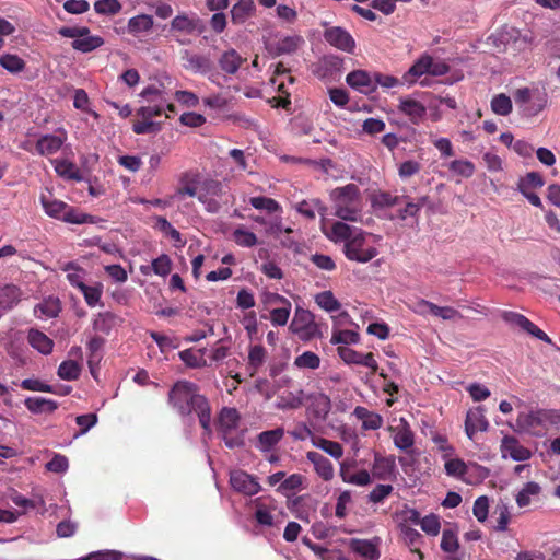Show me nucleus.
Wrapping results in <instances>:
<instances>
[{
	"label": "nucleus",
	"instance_id": "obj_1",
	"mask_svg": "<svg viewBox=\"0 0 560 560\" xmlns=\"http://www.w3.org/2000/svg\"><path fill=\"white\" fill-rule=\"evenodd\" d=\"M320 229L328 240L343 244V254L351 261L366 264L380 254L381 236L342 221H323Z\"/></svg>",
	"mask_w": 560,
	"mask_h": 560
},
{
	"label": "nucleus",
	"instance_id": "obj_2",
	"mask_svg": "<svg viewBox=\"0 0 560 560\" xmlns=\"http://www.w3.org/2000/svg\"><path fill=\"white\" fill-rule=\"evenodd\" d=\"M170 404L182 415L189 416L195 412L205 435H211V409L208 400L198 394L195 384L187 381L177 382L170 392Z\"/></svg>",
	"mask_w": 560,
	"mask_h": 560
},
{
	"label": "nucleus",
	"instance_id": "obj_3",
	"mask_svg": "<svg viewBox=\"0 0 560 560\" xmlns=\"http://www.w3.org/2000/svg\"><path fill=\"white\" fill-rule=\"evenodd\" d=\"M512 428L522 434L542 438L550 429H560V410L535 408L521 411Z\"/></svg>",
	"mask_w": 560,
	"mask_h": 560
},
{
	"label": "nucleus",
	"instance_id": "obj_4",
	"mask_svg": "<svg viewBox=\"0 0 560 560\" xmlns=\"http://www.w3.org/2000/svg\"><path fill=\"white\" fill-rule=\"evenodd\" d=\"M334 214L342 221L357 222L361 218L362 201L360 190L354 184L335 188L330 191Z\"/></svg>",
	"mask_w": 560,
	"mask_h": 560
},
{
	"label": "nucleus",
	"instance_id": "obj_5",
	"mask_svg": "<svg viewBox=\"0 0 560 560\" xmlns=\"http://www.w3.org/2000/svg\"><path fill=\"white\" fill-rule=\"evenodd\" d=\"M39 201L44 212L52 219L72 224H83L89 222L90 217L88 214L79 212L66 202L56 199L52 192L48 189L40 194Z\"/></svg>",
	"mask_w": 560,
	"mask_h": 560
},
{
	"label": "nucleus",
	"instance_id": "obj_6",
	"mask_svg": "<svg viewBox=\"0 0 560 560\" xmlns=\"http://www.w3.org/2000/svg\"><path fill=\"white\" fill-rule=\"evenodd\" d=\"M241 417L235 408L224 407L218 417L217 427L229 448L240 447L244 443V432L240 429Z\"/></svg>",
	"mask_w": 560,
	"mask_h": 560
},
{
	"label": "nucleus",
	"instance_id": "obj_7",
	"mask_svg": "<svg viewBox=\"0 0 560 560\" xmlns=\"http://www.w3.org/2000/svg\"><path fill=\"white\" fill-rule=\"evenodd\" d=\"M229 198L230 196L222 183L213 179L200 183L199 201L208 212H219L223 205L229 203Z\"/></svg>",
	"mask_w": 560,
	"mask_h": 560
},
{
	"label": "nucleus",
	"instance_id": "obj_8",
	"mask_svg": "<svg viewBox=\"0 0 560 560\" xmlns=\"http://www.w3.org/2000/svg\"><path fill=\"white\" fill-rule=\"evenodd\" d=\"M292 334L302 340H311L319 335V327L308 310L296 307L289 326Z\"/></svg>",
	"mask_w": 560,
	"mask_h": 560
},
{
	"label": "nucleus",
	"instance_id": "obj_9",
	"mask_svg": "<svg viewBox=\"0 0 560 560\" xmlns=\"http://www.w3.org/2000/svg\"><path fill=\"white\" fill-rule=\"evenodd\" d=\"M230 485L234 491L247 497H253L261 490L258 478L242 469L230 472Z\"/></svg>",
	"mask_w": 560,
	"mask_h": 560
},
{
	"label": "nucleus",
	"instance_id": "obj_10",
	"mask_svg": "<svg viewBox=\"0 0 560 560\" xmlns=\"http://www.w3.org/2000/svg\"><path fill=\"white\" fill-rule=\"evenodd\" d=\"M388 430L392 433L394 445L406 453H411L415 444V433L409 422L405 418H399L396 425H390Z\"/></svg>",
	"mask_w": 560,
	"mask_h": 560
},
{
	"label": "nucleus",
	"instance_id": "obj_11",
	"mask_svg": "<svg viewBox=\"0 0 560 560\" xmlns=\"http://www.w3.org/2000/svg\"><path fill=\"white\" fill-rule=\"evenodd\" d=\"M500 452L502 458H511L515 462H525L532 457V451L525 447L518 439L512 435H505L501 440Z\"/></svg>",
	"mask_w": 560,
	"mask_h": 560
},
{
	"label": "nucleus",
	"instance_id": "obj_12",
	"mask_svg": "<svg viewBox=\"0 0 560 560\" xmlns=\"http://www.w3.org/2000/svg\"><path fill=\"white\" fill-rule=\"evenodd\" d=\"M325 40L334 46L335 48L346 51L353 52L355 48V40L352 35L340 26H331L324 32Z\"/></svg>",
	"mask_w": 560,
	"mask_h": 560
},
{
	"label": "nucleus",
	"instance_id": "obj_13",
	"mask_svg": "<svg viewBox=\"0 0 560 560\" xmlns=\"http://www.w3.org/2000/svg\"><path fill=\"white\" fill-rule=\"evenodd\" d=\"M68 139L67 131L59 128L52 135H44L36 142V151L40 155H52L57 153Z\"/></svg>",
	"mask_w": 560,
	"mask_h": 560
},
{
	"label": "nucleus",
	"instance_id": "obj_14",
	"mask_svg": "<svg viewBox=\"0 0 560 560\" xmlns=\"http://www.w3.org/2000/svg\"><path fill=\"white\" fill-rule=\"evenodd\" d=\"M380 545V537H374L372 539L352 538L349 541L350 549L364 560H378L381 557Z\"/></svg>",
	"mask_w": 560,
	"mask_h": 560
},
{
	"label": "nucleus",
	"instance_id": "obj_15",
	"mask_svg": "<svg viewBox=\"0 0 560 560\" xmlns=\"http://www.w3.org/2000/svg\"><path fill=\"white\" fill-rule=\"evenodd\" d=\"M338 354L346 364L363 365L371 369L372 372H376L378 369L377 361L371 352L361 353L348 347H339Z\"/></svg>",
	"mask_w": 560,
	"mask_h": 560
},
{
	"label": "nucleus",
	"instance_id": "obj_16",
	"mask_svg": "<svg viewBox=\"0 0 560 560\" xmlns=\"http://www.w3.org/2000/svg\"><path fill=\"white\" fill-rule=\"evenodd\" d=\"M346 82L353 90L362 94H371L376 90V81L374 74L365 70H354L348 73Z\"/></svg>",
	"mask_w": 560,
	"mask_h": 560
},
{
	"label": "nucleus",
	"instance_id": "obj_17",
	"mask_svg": "<svg viewBox=\"0 0 560 560\" xmlns=\"http://www.w3.org/2000/svg\"><path fill=\"white\" fill-rule=\"evenodd\" d=\"M489 428V422L485 416L482 407H476L468 410L465 420V432L469 440H474L476 433L485 432Z\"/></svg>",
	"mask_w": 560,
	"mask_h": 560
},
{
	"label": "nucleus",
	"instance_id": "obj_18",
	"mask_svg": "<svg viewBox=\"0 0 560 560\" xmlns=\"http://www.w3.org/2000/svg\"><path fill=\"white\" fill-rule=\"evenodd\" d=\"M26 294L15 284H4L0 287V317L8 311L16 306Z\"/></svg>",
	"mask_w": 560,
	"mask_h": 560
},
{
	"label": "nucleus",
	"instance_id": "obj_19",
	"mask_svg": "<svg viewBox=\"0 0 560 560\" xmlns=\"http://www.w3.org/2000/svg\"><path fill=\"white\" fill-rule=\"evenodd\" d=\"M504 319L515 326L521 327L523 330L536 337L537 339L542 340L547 343H551V339L548 337V335L525 316L518 313L508 312L504 314Z\"/></svg>",
	"mask_w": 560,
	"mask_h": 560
},
{
	"label": "nucleus",
	"instance_id": "obj_20",
	"mask_svg": "<svg viewBox=\"0 0 560 560\" xmlns=\"http://www.w3.org/2000/svg\"><path fill=\"white\" fill-rule=\"evenodd\" d=\"M307 410L316 419L324 420L331 409L330 398L324 393L306 395Z\"/></svg>",
	"mask_w": 560,
	"mask_h": 560
},
{
	"label": "nucleus",
	"instance_id": "obj_21",
	"mask_svg": "<svg viewBox=\"0 0 560 560\" xmlns=\"http://www.w3.org/2000/svg\"><path fill=\"white\" fill-rule=\"evenodd\" d=\"M396 474L395 458L375 454L372 465V475L378 480H392Z\"/></svg>",
	"mask_w": 560,
	"mask_h": 560
},
{
	"label": "nucleus",
	"instance_id": "obj_22",
	"mask_svg": "<svg viewBox=\"0 0 560 560\" xmlns=\"http://www.w3.org/2000/svg\"><path fill=\"white\" fill-rule=\"evenodd\" d=\"M306 458L313 464L314 469L319 478L324 481H330L334 478L335 469L331 462L317 452H307Z\"/></svg>",
	"mask_w": 560,
	"mask_h": 560
},
{
	"label": "nucleus",
	"instance_id": "obj_23",
	"mask_svg": "<svg viewBox=\"0 0 560 560\" xmlns=\"http://www.w3.org/2000/svg\"><path fill=\"white\" fill-rule=\"evenodd\" d=\"M398 109L413 124H418L427 113L425 106L412 97H401L399 100Z\"/></svg>",
	"mask_w": 560,
	"mask_h": 560
},
{
	"label": "nucleus",
	"instance_id": "obj_24",
	"mask_svg": "<svg viewBox=\"0 0 560 560\" xmlns=\"http://www.w3.org/2000/svg\"><path fill=\"white\" fill-rule=\"evenodd\" d=\"M198 18L195 14H177L170 24V31L184 35H191L196 32Z\"/></svg>",
	"mask_w": 560,
	"mask_h": 560
},
{
	"label": "nucleus",
	"instance_id": "obj_25",
	"mask_svg": "<svg viewBox=\"0 0 560 560\" xmlns=\"http://www.w3.org/2000/svg\"><path fill=\"white\" fill-rule=\"evenodd\" d=\"M27 342L39 353L47 355L52 352L54 341L45 332L31 328L27 332Z\"/></svg>",
	"mask_w": 560,
	"mask_h": 560
},
{
	"label": "nucleus",
	"instance_id": "obj_26",
	"mask_svg": "<svg viewBox=\"0 0 560 560\" xmlns=\"http://www.w3.org/2000/svg\"><path fill=\"white\" fill-rule=\"evenodd\" d=\"M86 35L79 36L72 42L71 46L74 50L86 54L91 52L104 45L105 40L98 35H92L89 27L84 26Z\"/></svg>",
	"mask_w": 560,
	"mask_h": 560
},
{
	"label": "nucleus",
	"instance_id": "obj_27",
	"mask_svg": "<svg viewBox=\"0 0 560 560\" xmlns=\"http://www.w3.org/2000/svg\"><path fill=\"white\" fill-rule=\"evenodd\" d=\"M267 351L261 345H253L248 348L246 372L249 376H254L258 370L265 364Z\"/></svg>",
	"mask_w": 560,
	"mask_h": 560
},
{
	"label": "nucleus",
	"instance_id": "obj_28",
	"mask_svg": "<svg viewBox=\"0 0 560 560\" xmlns=\"http://www.w3.org/2000/svg\"><path fill=\"white\" fill-rule=\"evenodd\" d=\"M154 21L151 15L139 14L129 19L127 32L132 36L139 37L147 35L153 28Z\"/></svg>",
	"mask_w": 560,
	"mask_h": 560
},
{
	"label": "nucleus",
	"instance_id": "obj_29",
	"mask_svg": "<svg viewBox=\"0 0 560 560\" xmlns=\"http://www.w3.org/2000/svg\"><path fill=\"white\" fill-rule=\"evenodd\" d=\"M306 401V394L303 389L294 392H285L279 395L277 400V408L281 410L298 409Z\"/></svg>",
	"mask_w": 560,
	"mask_h": 560
},
{
	"label": "nucleus",
	"instance_id": "obj_30",
	"mask_svg": "<svg viewBox=\"0 0 560 560\" xmlns=\"http://www.w3.org/2000/svg\"><path fill=\"white\" fill-rule=\"evenodd\" d=\"M60 311L61 305L59 299L49 296L34 307V315L39 319H49L58 316Z\"/></svg>",
	"mask_w": 560,
	"mask_h": 560
},
{
	"label": "nucleus",
	"instance_id": "obj_31",
	"mask_svg": "<svg viewBox=\"0 0 560 560\" xmlns=\"http://www.w3.org/2000/svg\"><path fill=\"white\" fill-rule=\"evenodd\" d=\"M541 493V486L536 481H528L517 491L515 501L518 508L528 506Z\"/></svg>",
	"mask_w": 560,
	"mask_h": 560
},
{
	"label": "nucleus",
	"instance_id": "obj_32",
	"mask_svg": "<svg viewBox=\"0 0 560 560\" xmlns=\"http://www.w3.org/2000/svg\"><path fill=\"white\" fill-rule=\"evenodd\" d=\"M24 405L34 415L52 413L58 408L57 401L45 397H27Z\"/></svg>",
	"mask_w": 560,
	"mask_h": 560
},
{
	"label": "nucleus",
	"instance_id": "obj_33",
	"mask_svg": "<svg viewBox=\"0 0 560 560\" xmlns=\"http://www.w3.org/2000/svg\"><path fill=\"white\" fill-rule=\"evenodd\" d=\"M299 213L308 219H314L316 214L322 217V222L327 221L324 217L327 208L319 199L303 200L295 206Z\"/></svg>",
	"mask_w": 560,
	"mask_h": 560
},
{
	"label": "nucleus",
	"instance_id": "obj_34",
	"mask_svg": "<svg viewBox=\"0 0 560 560\" xmlns=\"http://www.w3.org/2000/svg\"><path fill=\"white\" fill-rule=\"evenodd\" d=\"M284 430L282 428L264 431L257 436V448L261 452H269L282 440Z\"/></svg>",
	"mask_w": 560,
	"mask_h": 560
},
{
	"label": "nucleus",
	"instance_id": "obj_35",
	"mask_svg": "<svg viewBox=\"0 0 560 560\" xmlns=\"http://www.w3.org/2000/svg\"><path fill=\"white\" fill-rule=\"evenodd\" d=\"M430 66H431V56H429V55L421 56L410 67V69L405 73L404 81L409 85L413 84L417 81V79H419L423 74L429 73Z\"/></svg>",
	"mask_w": 560,
	"mask_h": 560
},
{
	"label": "nucleus",
	"instance_id": "obj_36",
	"mask_svg": "<svg viewBox=\"0 0 560 560\" xmlns=\"http://www.w3.org/2000/svg\"><path fill=\"white\" fill-rule=\"evenodd\" d=\"M353 415L362 421V428L364 430H377L383 424V418L381 415L370 411L365 407H355Z\"/></svg>",
	"mask_w": 560,
	"mask_h": 560
},
{
	"label": "nucleus",
	"instance_id": "obj_37",
	"mask_svg": "<svg viewBox=\"0 0 560 560\" xmlns=\"http://www.w3.org/2000/svg\"><path fill=\"white\" fill-rule=\"evenodd\" d=\"M255 3L253 0H237L231 9V19L234 24H243L254 14Z\"/></svg>",
	"mask_w": 560,
	"mask_h": 560
},
{
	"label": "nucleus",
	"instance_id": "obj_38",
	"mask_svg": "<svg viewBox=\"0 0 560 560\" xmlns=\"http://www.w3.org/2000/svg\"><path fill=\"white\" fill-rule=\"evenodd\" d=\"M304 43L299 35H288L279 37L273 44V50L277 55L292 54L296 51Z\"/></svg>",
	"mask_w": 560,
	"mask_h": 560
},
{
	"label": "nucleus",
	"instance_id": "obj_39",
	"mask_svg": "<svg viewBox=\"0 0 560 560\" xmlns=\"http://www.w3.org/2000/svg\"><path fill=\"white\" fill-rule=\"evenodd\" d=\"M402 541L410 548L412 552H419V548L423 542L422 535L407 524L398 525Z\"/></svg>",
	"mask_w": 560,
	"mask_h": 560
},
{
	"label": "nucleus",
	"instance_id": "obj_40",
	"mask_svg": "<svg viewBox=\"0 0 560 560\" xmlns=\"http://www.w3.org/2000/svg\"><path fill=\"white\" fill-rule=\"evenodd\" d=\"M489 477V469L477 464V463H468L465 476L463 477V482L467 485H478L481 483Z\"/></svg>",
	"mask_w": 560,
	"mask_h": 560
},
{
	"label": "nucleus",
	"instance_id": "obj_41",
	"mask_svg": "<svg viewBox=\"0 0 560 560\" xmlns=\"http://www.w3.org/2000/svg\"><path fill=\"white\" fill-rule=\"evenodd\" d=\"M312 444L335 459H340L343 456V448L338 442L322 436H312Z\"/></svg>",
	"mask_w": 560,
	"mask_h": 560
},
{
	"label": "nucleus",
	"instance_id": "obj_42",
	"mask_svg": "<svg viewBox=\"0 0 560 560\" xmlns=\"http://www.w3.org/2000/svg\"><path fill=\"white\" fill-rule=\"evenodd\" d=\"M243 62L242 57L237 54L236 50L230 49L222 54L219 59L220 68L230 74H234Z\"/></svg>",
	"mask_w": 560,
	"mask_h": 560
},
{
	"label": "nucleus",
	"instance_id": "obj_43",
	"mask_svg": "<svg viewBox=\"0 0 560 560\" xmlns=\"http://www.w3.org/2000/svg\"><path fill=\"white\" fill-rule=\"evenodd\" d=\"M444 462V471L448 477L463 480L468 463L455 455L447 457Z\"/></svg>",
	"mask_w": 560,
	"mask_h": 560
},
{
	"label": "nucleus",
	"instance_id": "obj_44",
	"mask_svg": "<svg viewBox=\"0 0 560 560\" xmlns=\"http://www.w3.org/2000/svg\"><path fill=\"white\" fill-rule=\"evenodd\" d=\"M447 167L453 175L462 178H470L476 171L475 164L466 159L453 160L448 163Z\"/></svg>",
	"mask_w": 560,
	"mask_h": 560
},
{
	"label": "nucleus",
	"instance_id": "obj_45",
	"mask_svg": "<svg viewBox=\"0 0 560 560\" xmlns=\"http://www.w3.org/2000/svg\"><path fill=\"white\" fill-rule=\"evenodd\" d=\"M103 284L101 282H94L93 284H84L79 291L83 294L86 304L90 307H95L101 304V298L103 295Z\"/></svg>",
	"mask_w": 560,
	"mask_h": 560
},
{
	"label": "nucleus",
	"instance_id": "obj_46",
	"mask_svg": "<svg viewBox=\"0 0 560 560\" xmlns=\"http://www.w3.org/2000/svg\"><path fill=\"white\" fill-rule=\"evenodd\" d=\"M116 324V316L112 312L98 313L93 319V329L97 332L108 335Z\"/></svg>",
	"mask_w": 560,
	"mask_h": 560
},
{
	"label": "nucleus",
	"instance_id": "obj_47",
	"mask_svg": "<svg viewBox=\"0 0 560 560\" xmlns=\"http://www.w3.org/2000/svg\"><path fill=\"white\" fill-rule=\"evenodd\" d=\"M360 340L359 334L354 329H342L332 327L330 342L332 345H355Z\"/></svg>",
	"mask_w": 560,
	"mask_h": 560
},
{
	"label": "nucleus",
	"instance_id": "obj_48",
	"mask_svg": "<svg viewBox=\"0 0 560 560\" xmlns=\"http://www.w3.org/2000/svg\"><path fill=\"white\" fill-rule=\"evenodd\" d=\"M315 303L325 312L332 313L340 310L341 304L329 290L317 293L314 296Z\"/></svg>",
	"mask_w": 560,
	"mask_h": 560
},
{
	"label": "nucleus",
	"instance_id": "obj_49",
	"mask_svg": "<svg viewBox=\"0 0 560 560\" xmlns=\"http://www.w3.org/2000/svg\"><path fill=\"white\" fill-rule=\"evenodd\" d=\"M63 270L67 272V279L70 284L78 290L84 284L86 271L74 262H68L65 265Z\"/></svg>",
	"mask_w": 560,
	"mask_h": 560
},
{
	"label": "nucleus",
	"instance_id": "obj_50",
	"mask_svg": "<svg viewBox=\"0 0 560 560\" xmlns=\"http://www.w3.org/2000/svg\"><path fill=\"white\" fill-rule=\"evenodd\" d=\"M52 163L59 176L68 179H81L80 171L72 162L68 160H54Z\"/></svg>",
	"mask_w": 560,
	"mask_h": 560
},
{
	"label": "nucleus",
	"instance_id": "obj_51",
	"mask_svg": "<svg viewBox=\"0 0 560 560\" xmlns=\"http://www.w3.org/2000/svg\"><path fill=\"white\" fill-rule=\"evenodd\" d=\"M73 106L75 109L90 114L94 119L100 115L91 108V101L85 90L77 89L73 94Z\"/></svg>",
	"mask_w": 560,
	"mask_h": 560
},
{
	"label": "nucleus",
	"instance_id": "obj_52",
	"mask_svg": "<svg viewBox=\"0 0 560 560\" xmlns=\"http://www.w3.org/2000/svg\"><path fill=\"white\" fill-rule=\"evenodd\" d=\"M233 241L241 247H254L257 244V236L245 226H237L232 233Z\"/></svg>",
	"mask_w": 560,
	"mask_h": 560
},
{
	"label": "nucleus",
	"instance_id": "obj_53",
	"mask_svg": "<svg viewBox=\"0 0 560 560\" xmlns=\"http://www.w3.org/2000/svg\"><path fill=\"white\" fill-rule=\"evenodd\" d=\"M81 366L74 360H66L58 366L57 374L61 380L74 381L80 376Z\"/></svg>",
	"mask_w": 560,
	"mask_h": 560
},
{
	"label": "nucleus",
	"instance_id": "obj_54",
	"mask_svg": "<svg viewBox=\"0 0 560 560\" xmlns=\"http://www.w3.org/2000/svg\"><path fill=\"white\" fill-rule=\"evenodd\" d=\"M0 66L10 73H20L25 68V61L15 54L0 56Z\"/></svg>",
	"mask_w": 560,
	"mask_h": 560
},
{
	"label": "nucleus",
	"instance_id": "obj_55",
	"mask_svg": "<svg viewBox=\"0 0 560 560\" xmlns=\"http://www.w3.org/2000/svg\"><path fill=\"white\" fill-rule=\"evenodd\" d=\"M305 477L301 474H292L287 477L278 487V491L289 495L292 491H298L304 488Z\"/></svg>",
	"mask_w": 560,
	"mask_h": 560
},
{
	"label": "nucleus",
	"instance_id": "obj_56",
	"mask_svg": "<svg viewBox=\"0 0 560 560\" xmlns=\"http://www.w3.org/2000/svg\"><path fill=\"white\" fill-rule=\"evenodd\" d=\"M285 72H287V70L282 63L277 65L276 70H275L276 77L272 78V80H271L272 84L277 88V90L280 93L285 95V97L280 98V101L278 103V106H281L283 108H287L291 104V102L289 100L290 93L285 89V83L283 80H280V77L284 75Z\"/></svg>",
	"mask_w": 560,
	"mask_h": 560
},
{
	"label": "nucleus",
	"instance_id": "obj_57",
	"mask_svg": "<svg viewBox=\"0 0 560 560\" xmlns=\"http://www.w3.org/2000/svg\"><path fill=\"white\" fill-rule=\"evenodd\" d=\"M512 108V101L510 96L504 93L497 94L491 100V109L497 115L508 116L511 114Z\"/></svg>",
	"mask_w": 560,
	"mask_h": 560
},
{
	"label": "nucleus",
	"instance_id": "obj_58",
	"mask_svg": "<svg viewBox=\"0 0 560 560\" xmlns=\"http://www.w3.org/2000/svg\"><path fill=\"white\" fill-rule=\"evenodd\" d=\"M294 365L303 370H316L320 365V358L312 351H305L294 359Z\"/></svg>",
	"mask_w": 560,
	"mask_h": 560
},
{
	"label": "nucleus",
	"instance_id": "obj_59",
	"mask_svg": "<svg viewBox=\"0 0 560 560\" xmlns=\"http://www.w3.org/2000/svg\"><path fill=\"white\" fill-rule=\"evenodd\" d=\"M518 190L521 192L532 191L534 188L544 186V179L539 173L530 172L518 180Z\"/></svg>",
	"mask_w": 560,
	"mask_h": 560
},
{
	"label": "nucleus",
	"instance_id": "obj_60",
	"mask_svg": "<svg viewBox=\"0 0 560 560\" xmlns=\"http://www.w3.org/2000/svg\"><path fill=\"white\" fill-rule=\"evenodd\" d=\"M421 529L429 536H438L441 530V520L436 514H429L421 518Z\"/></svg>",
	"mask_w": 560,
	"mask_h": 560
},
{
	"label": "nucleus",
	"instance_id": "obj_61",
	"mask_svg": "<svg viewBox=\"0 0 560 560\" xmlns=\"http://www.w3.org/2000/svg\"><path fill=\"white\" fill-rule=\"evenodd\" d=\"M292 310V304H285L269 312V320L273 326L287 325Z\"/></svg>",
	"mask_w": 560,
	"mask_h": 560
},
{
	"label": "nucleus",
	"instance_id": "obj_62",
	"mask_svg": "<svg viewBox=\"0 0 560 560\" xmlns=\"http://www.w3.org/2000/svg\"><path fill=\"white\" fill-rule=\"evenodd\" d=\"M459 542L457 535L452 529H444L441 539V549L446 553H454L458 550Z\"/></svg>",
	"mask_w": 560,
	"mask_h": 560
},
{
	"label": "nucleus",
	"instance_id": "obj_63",
	"mask_svg": "<svg viewBox=\"0 0 560 560\" xmlns=\"http://www.w3.org/2000/svg\"><path fill=\"white\" fill-rule=\"evenodd\" d=\"M249 203L257 210H266L269 213L277 212L280 209L279 203L268 197H252Z\"/></svg>",
	"mask_w": 560,
	"mask_h": 560
},
{
	"label": "nucleus",
	"instance_id": "obj_64",
	"mask_svg": "<svg viewBox=\"0 0 560 560\" xmlns=\"http://www.w3.org/2000/svg\"><path fill=\"white\" fill-rule=\"evenodd\" d=\"M122 553L117 550H97L81 557L77 560H121Z\"/></svg>",
	"mask_w": 560,
	"mask_h": 560
}]
</instances>
